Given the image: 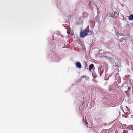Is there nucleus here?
I'll list each match as a JSON object with an SVG mask.
<instances>
[{"label":"nucleus","mask_w":133,"mask_h":133,"mask_svg":"<svg viewBox=\"0 0 133 133\" xmlns=\"http://www.w3.org/2000/svg\"><path fill=\"white\" fill-rule=\"evenodd\" d=\"M88 123L87 122L84 121V124H85V126H86L87 128L88 127V126L87 124Z\"/></svg>","instance_id":"1a4fd4ad"},{"label":"nucleus","mask_w":133,"mask_h":133,"mask_svg":"<svg viewBox=\"0 0 133 133\" xmlns=\"http://www.w3.org/2000/svg\"><path fill=\"white\" fill-rule=\"evenodd\" d=\"M83 13H84V14H85V13L84 12H83Z\"/></svg>","instance_id":"aec40b11"},{"label":"nucleus","mask_w":133,"mask_h":133,"mask_svg":"<svg viewBox=\"0 0 133 133\" xmlns=\"http://www.w3.org/2000/svg\"><path fill=\"white\" fill-rule=\"evenodd\" d=\"M83 77H84V78H85V79L87 80L89 79V78L88 77H87L86 76H84V75Z\"/></svg>","instance_id":"9b49d317"},{"label":"nucleus","mask_w":133,"mask_h":133,"mask_svg":"<svg viewBox=\"0 0 133 133\" xmlns=\"http://www.w3.org/2000/svg\"><path fill=\"white\" fill-rule=\"evenodd\" d=\"M94 67V65L93 64H91L89 66V69L90 70H91L92 68Z\"/></svg>","instance_id":"0eeeda50"},{"label":"nucleus","mask_w":133,"mask_h":133,"mask_svg":"<svg viewBox=\"0 0 133 133\" xmlns=\"http://www.w3.org/2000/svg\"><path fill=\"white\" fill-rule=\"evenodd\" d=\"M119 74L117 73L115 75L116 79V80L118 81V83H119L120 82L121 78L119 76H118Z\"/></svg>","instance_id":"f03ea898"},{"label":"nucleus","mask_w":133,"mask_h":133,"mask_svg":"<svg viewBox=\"0 0 133 133\" xmlns=\"http://www.w3.org/2000/svg\"><path fill=\"white\" fill-rule=\"evenodd\" d=\"M91 31L89 30V26H88L84 30V37L88 35H89L91 33Z\"/></svg>","instance_id":"f257e3e1"},{"label":"nucleus","mask_w":133,"mask_h":133,"mask_svg":"<svg viewBox=\"0 0 133 133\" xmlns=\"http://www.w3.org/2000/svg\"><path fill=\"white\" fill-rule=\"evenodd\" d=\"M93 3L92 2H89L88 4L89 6H91V5Z\"/></svg>","instance_id":"9d476101"},{"label":"nucleus","mask_w":133,"mask_h":133,"mask_svg":"<svg viewBox=\"0 0 133 133\" xmlns=\"http://www.w3.org/2000/svg\"><path fill=\"white\" fill-rule=\"evenodd\" d=\"M130 89V88H129H129H128V90H129V89Z\"/></svg>","instance_id":"dca6fc26"},{"label":"nucleus","mask_w":133,"mask_h":133,"mask_svg":"<svg viewBox=\"0 0 133 133\" xmlns=\"http://www.w3.org/2000/svg\"><path fill=\"white\" fill-rule=\"evenodd\" d=\"M128 19L129 20H133V14L129 16Z\"/></svg>","instance_id":"423d86ee"},{"label":"nucleus","mask_w":133,"mask_h":133,"mask_svg":"<svg viewBox=\"0 0 133 133\" xmlns=\"http://www.w3.org/2000/svg\"><path fill=\"white\" fill-rule=\"evenodd\" d=\"M123 19L124 20L126 21V18L125 17H123Z\"/></svg>","instance_id":"2eb2a0df"},{"label":"nucleus","mask_w":133,"mask_h":133,"mask_svg":"<svg viewBox=\"0 0 133 133\" xmlns=\"http://www.w3.org/2000/svg\"><path fill=\"white\" fill-rule=\"evenodd\" d=\"M115 12H114V13H110V15L109 16L112 17V18H115Z\"/></svg>","instance_id":"20e7f679"},{"label":"nucleus","mask_w":133,"mask_h":133,"mask_svg":"<svg viewBox=\"0 0 133 133\" xmlns=\"http://www.w3.org/2000/svg\"><path fill=\"white\" fill-rule=\"evenodd\" d=\"M117 70H118V68H117Z\"/></svg>","instance_id":"a211bd4d"},{"label":"nucleus","mask_w":133,"mask_h":133,"mask_svg":"<svg viewBox=\"0 0 133 133\" xmlns=\"http://www.w3.org/2000/svg\"><path fill=\"white\" fill-rule=\"evenodd\" d=\"M76 66L78 68H81V65L79 62H77L76 63Z\"/></svg>","instance_id":"39448f33"},{"label":"nucleus","mask_w":133,"mask_h":133,"mask_svg":"<svg viewBox=\"0 0 133 133\" xmlns=\"http://www.w3.org/2000/svg\"><path fill=\"white\" fill-rule=\"evenodd\" d=\"M116 14L117 15H119V13L118 12H116Z\"/></svg>","instance_id":"4468645a"},{"label":"nucleus","mask_w":133,"mask_h":133,"mask_svg":"<svg viewBox=\"0 0 133 133\" xmlns=\"http://www.w3.org/2000/svg\"><path fill=\"white\" fill-rule=\"evenodd\" d=\"M115 67H117V68H119V66L118 65H116V66H115Z\"/></svg>","instance_id":"ddd939ff"},{"label":"nucleus","mask_w":133,"mask_h":133,"mask_svg":"<svg viewBox=\"0 0 133 133\" xmlns=\"http://www.w3.org/2000/svg\"><path fill=\"white\" fill-rule=\"evenodd\" d=\"M124 40V38H122L120 39V41H122Z\"/></svg>","instance_id":"f8f14e48"},{"label":"nucleus","mask_w":133,"mask_h":133,"mask_svg":"<svg viewBox=\"0 0 133 133\" xmlns=\"http://www.w3.org/2000/svg\"><path fill=\"white\" fill-rule=\"evenodd\" d=\"M93 76L94 77V73L93 72Z\"/></svg>","instance_id":"f3484780"},{"label":"nucleus","mask_w":133,"mask_h":133,"mask_svg":"<svg viewBox=\"0 0 133 133\" xmlns=\"http://www.w3.org/2000/svg\"><path fill=\"white\" fill-rule=\"evenodd\" d=\"M82 76L81 77V78H82Z\"/></svg>","instance_id":"6ab92c4d"},{"label":"nucleus","mask_w":133,"mask_h":133,"mask_svg":"<svg viewBox=\"0 0 133 133\" xmlns=\"http://www.w3.org/2000/svg\"><path fill=\"white\" fill-rule=\"evenodd\" d=\"M72 30L71 28H69L67 31V32L68 35H72L73 34L72 32Z\"/></svg>","instance_id":"7ed1b4c3"},{"label":"nucleus","mask_w":133,"mask_h":133,"mask_svg":"<svg viewBox=\"0 0 133 133\" xmlns=\"http://www.w3.org/2000/svg\"><path fill=\"white\" fill-rule=\"evenodd\" d=\"M80 36L81 37H83V31H82V28H81V30L80 32Z\"/></svg>","instance_id":"6e6552de"},{"label":"nucleus","mask_w":133,"mask_h":133,"mask_svg":"<svg viewBox=\"0 0 133 133\" xmlns=\"http://www.w3.org/2000/svg\"><path fill=\"white\" fill-rule=\"evenodd\" d=\"M111 76V75L110 76V77Z\"/></svg>","instance_id":"412c9836"}]
</instances>
